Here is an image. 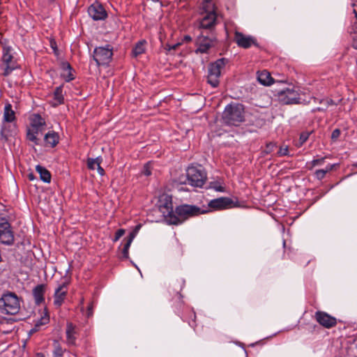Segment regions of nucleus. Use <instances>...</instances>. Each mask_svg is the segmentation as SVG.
Segmentation results:
<instances>
[{"label":"nucleus","instance_id":"4","mask_svg":"<svg viewBox=\"0 0 357 357\" xmlns=\"http://www.w3.org/2000/svg\"><path fill=\"white\" fill-rule=\"evenodd\" d=\"M209 210H203L201 208L194 205H181L176 208L174 213L178 218L177 223H170L169 225L181 224L186 219L198 215L199 214L206 213Z\"/></svg>","mask_w":357,"mask_h":357},{"label":"nucleus","instance_id":"3","mask_svg":"<svg viewBox=\"0 0 357 357\" xmlns=\"http://www.w3.org/2000/svg\"><path fill=\"white\" fill-rule=\"evenodd\" d=\"M20 309V299L15 293L8 291L2 295L0 298V310L1 312L14 315L18 313Z\"/></svg>","mask_w":357,"mask_h":357},{"label":"nucleus","instance_id":"59","mask_svg":"<svg viewBox=\"0 0 357 357\" xmlns=\"http://www.w3.org/2000/svg\"><path fill=\"white\" fill-rule=\"evenodd\" d=\"M4 325H5L4 322L2 321V322L0 323V328H1V330H3Z\"/></svg>","mask_w":357,"mask_h":357},{"label":"nucleus","instance_id":"42","mask_svg":"<svg viewBox=\"0 0 357 357\" xmlns=\"http://www.w3.org/2000/svg\"><path fill=\"white\" fill-rule=\"evenodd\" d=\"M142 173H143V174H144L145 176H150L151 174V169L149 163H146L144 166Z\"/></svg>","mask_w":357,"mask_h":357},{"label":"nucleus","instance_id":"15","mask_svg":"<svg viewBox=\"0 0 357 357\" xmlns=\"http://www.w3.org/2000/svg\"><path fill=\"white\" fill-rule=\"evenodd\" d=\"M68 282H63L56 288L54 294V305L56 307H60L63 303L68 293Z\"/></svg>","mask_w":357,"mask_h":357},{"label":"nucleus","instance_id":"40","mask_svg":"<svg viewBox=\"0 0 357 357\" xmlns=\"http://www.w3.org/2000/svg\"><path fill=\"white\" fill-rule=\"evenodd\" d=\"M326 174L327 173L324 169H317L314 173L315 176L318 180H322L326 176Z\"/></svg>","mask_w":357,"mask_h":357},{"label":"nucleus","instance_id":"54","mask_svg":"<svg viewBox=\"0 0 357 357\" xmlns=\"http://www.w3.org/2000/svg\"><path fill=\"white\" fill-rule=\"evenodd\" d=\"M183 40L185 42H190L192 40V38L190 36H185L183 38Z\"/></svg>","mask_w":357,"mask_h":357},{"label":"nucleus","instance_id":"23","mask_svg":"<svg viewBox=\"0 0 357 357\" xmlns=\"http://www.w3.org/2000/svg\"><path fill=\"white\" fill-rule=\"evenodd\" d=\"M15 119V113L12 109V105L10 103L6 104L3 111V122L13 123Z\"/></svg>","mask_w":357,"mask_h":357},{"label":"nucleus","instance_id":"13","mask_svg":"<svg viewBox=\"0 0 357 357\" xmlns=\"http://www.w3.org/2000/svg\"><path fill=\"white\" fill-rule=\"evenodd\" d=\"M316 321L323 327L326 328H331L337 324V319L335 317H332L329 314L323 312L317 311L314 314Z\"/></svg>","mask_w":357,"mask_h":357},{"label":"nucleus","instance_id":"12","mask_svg":"<svg viewBox=\"0 0 357 357\" xmlns=\"http://www.w3.org/2000/svg\"><path fill=\"white\" fill-rule=\"evenodd\" d=\"M217 24V14L213 10L206 12L203 17L199 20V27L202 29L213 31Z\"/></svg>","mask_w":357,"mask_h":357},{"label":"nucleus","instance_id":"6","mask_svg":"<svg viewBox=\"0 0 357 357\" xmlns=\"http://www.w3.org/2000/svg\"><path fill=\"white\" fill-rule=\"evenodd\" d=\"M227 62L228 60L227 59L221 58L209 64L208 67L207 82L213 88L219 85L221 70L225 68Z\"/></svg>","mask_w":357,"mask_h":357},{"label":"nucleus","instance_id":"61","mask_svg":"<svg viewBox=\"0 0 357 357\" xmlns=\"http://www.w3.org/2000/svg\"><path fill=\"white\" fill-rule=\"evenodd\" d=\"M10 331H11V328H8L6 331L3 330V333H8Z\"/></svg>","mask_w":357,"mask_h":357},{"label":"nucleus","instance_id":"24","mask_svg":"<svg viewBox=\"0 0 357 357\" xmlns=\"http://www.w3.org/2000/svg\"><path fill=\"white\" fill-rule=\"evenodd\" d=\"M257 79L261 84L264 86H269L274 83L273 78L271 77V74L266 70H263L261 72L258 73Z\"/></svg>","mask_w":357,"mask_h":357},{"label":"nucleus","instance_id":"50","mask_svg":"<svg viewBox=\"0 0 357 357\" xmlns=\"http://www.w3.org/2000/svg\"><path fill=\"white\" fill-rule=\"evenodd\" d=\"M97 170L100 175L103 176L105 174L104 169L100 166V164H98Z\"/></svg>","mask_w":357,"mask_h":357},{"label":"nucleus","instance_id":"36","mask_svg":"<svg viewBox=\"0 0 357 357\" xmlns=\"http://www.w3.org/2000/svg\"><path fill=\"white\" fill-rule=\"evenodd\" d=\"M50 321L49 316L47 312H45V315L41 317V318L37 321L36 324V327H39L43 325L47 324Z\"/></svg>","mask_w":357,"mask_h":357},{"label":"nucleus","instance_id":"30","mask_svg":"<svg viewBox=\"0 0 357 357\" xmlns=\"http://www.w3.org/2000/svg\"><path fill=\"white\" fill-rule=\"evenodd\" d=\"M145 43L146 42L144 40L139 41L137 43L132 49V55L135 57H137L139 55L143 54L145 52Z\"/></svg>","mask_w":357,"mask_h":357},{"label":"nucleus","instance_id":"17","mask_svg":"<svg viewBox=\"0 0 357 357\" xmlns=\"http://www.w3.org/2000/svg\"><path fill=\"white\" fill-rule=\"evenodd\" d=\"M66 343L69 346L76 344V340L79 335L77 328L72 323H68L66 326Z\"/></svg>","mask_w":357,"mask_h":357},{"label":"nucleus","instance_id":"11","mask_svg":"<svg viewBox=\"0 0 357 357\" xmlns=\"http://www.w3.org/2000/svg\"><path fill=\"white\" fill-rule=\"evenodd\" d=\"M234 40L239 47L244 49H248L252 45L258 46L257 39L255 37L245 35L238 31L234 33Z\"/></svg>","mask_w":357,"mask_h":357},{"label":"nucleus","instance_id":"1","mask_svg":"<svg viewBox=\"0 0 357 357\" xmlns=\"http://www.w3.org/2000/svg\"><path fill=\"white\" fill-rule=\"evenodd\" d=\"M2 46V54L0 59V70L2 75L7 77L15 70L20 68L17 59L14 56V49L6 39L0 41Z\"/></svg>","mask_w":357,"mask_h":357},{"label":"nucleus","instance_id":"19","mask_svg":"<svg viewBox=\"0 0 357 357\" xmlns=\"http://www.w3.org/2000/svg\"><path fill=\"white\" fill-rule=\"evenodd\" d=\"M215 38H208L201 36L199 38V45L196 52H200L202 54L207 53L209 49L213 46Z\"/></svg>","mask_w":357,"mask_h":357},{"label":"nucleus","instance_id":"46","mask_svg":"<svg viewBox=\"0 0 357 357\" xmlns=\"http://www.w3.org/2000/svg\"><path fill=\"white\" fill-rule=\"evenodd\" d=\"M180 45H181V43H177L174 44V45H167V50H168L169 51H171V50H176V49H177V47H178V46H180Z\"/></svg>","mask_w":357,"mask_h":357},{"label":"nucleus","instance_id":"38","mask_svg":"<svg viewBox=\"0 0 357 357\" xmlns=\"http://www.w3.org/2000/svg\"><path fill=\"white\" fill-rule=\"evenodd\" d=\"M289 155V149H288V146H285L284 147H280L278 150V151L277 152V155L278 157H282V156H286V155Z\"/></svg>","mask_w":357,"mask_h":357},{"label":"nucleus","instance_id":"28","mask_svg":"<svg viewBox=\"0 0 357 357\" xmlns=\"http://www.w3.org/2000/svg\"><path fill=\"white\" fill-rule=\"evenodd\" d=\"M54 100L55 103L54 106H56L63 103L64 98L63 96V85L56 87L54 91Z\"/></svg>","mask_w":357,"mask_h":357},{"label":"nucleus","instance_id":"35","mask_svg":"<svg viewBox=\"0 0 357 357\" xmlns=\"http://www.w3.org/2000/svg\"><path fill=\"white\" fill-rule=\"evenodd\" d=\"M353 12L355 14L356 20L352 25V31L356 32L357 31V0H354L353 4Z\"/></svg>","mask_w":357,"mask_h":357},{"label":"nucleus","instance_id":"45","mask_svg":"<svg viewBox=\"0 0 357 357\" xmlns=\"http://www.w3.org/2000/svg\"><path fill=\"white\" fill-rule=\"evenodd\" d=\"M310 102V100L302 99L300 97V95L298 94V102L296 105H298V104L307 105Z\"/></svg>","mask_w":357,"mask_h":357},{"label":"nucleus","instance_id":"26","mask_svg":"<svg viewBox=\"0 0 357 357\" xmlns=\"http://www.w3.org/2000/svg\"><path fill=\"white\" fill-rule=\"evenodd\" d=\"M37 172L40 174V179L45 183H50L51 181V174L44 167L37 165L36 167Z\"/></svg>","mask_w":357,"mask_h":357},{"label":"nucleus","instance_id":"49","mask_svg":"<svg viewBox=\"0 0 357 357\" xmlns=\"http://www.w3.org/2000/svg\"><path fill=\"white\" fill-rule=\"evenodd\" d=\"M310 99H312L314 100V102H319L320 104H324L326 105V102H325V99H317V98H314V97H310Z\"/></svg>","mask_w":357,"mask_h":357},{"label":"nucleus","instance_id":"48","mask_svg":"<svg viewBox=\"0 0 357 357\" xmlns=\"http://www.w3.org/2000/svg\"><path fill=\"white\" fill-rule=\"evenodd\" d=\"M325 102H326V105H325V107L326 109L330 106V105H333L335 104L334 101L332 100V99H325Z\"/></svg>","mask_w":357,"mask_h":357},{"label":"nucleus","instance_id":"2","mask_svg":"<svg viewBox=\"0 0 357 357\" xmlns=\"http://www.w3.org/2000/svg\"><path fill=\"white\" fill-rule=\"evenodd\" d=\"M223 123L227 126H238L245 121V108L242 104L227 105L222 115Z\"/></svg>","mask_w":357,"mask_h":357},{"label":"nucleus","instance_id":"31","mask_svg":"<svg viewBox=\"0 0 357 357\" xmlns=\"http://www.w3.org/2000/svg\"><path fill=\"white\" fill-rule=\"evenodd\" d=\"M102 159L100 157L96 158H88L87 159V167L89 169L94 170L97 168L98 164H101Z\"/></svg>","mask_w":357,"mask_h":357},{"label":"nucleus","instance_id":"41","mask_svg":"<svg viewBox=\"0 0 357 357\" xmlns=\"http://www.w3.org/2000/svg\"><path fill=\"white\" fill-rule=\"evenodd\" d=\"M125 234V229H119L115 233V236L114 238V241L116 242L120 239L121 236H123Z\"/></svg>","mask_w":357,"mask_h":357},{"label":"nucleus","instance_id":"52","mask_svg":"<svg viewBox=\"0 0 357 357\" xmlns=\"http://www.w3.org/2000/svg\"><path fill=\"white\" fill-rule=\"evenodd\" d=\"M326 111V108L324 107H315L312 109V113H316L317 112H324Z\"/></svg>","mask_w":357,"mask_h":357},{"label":"nucleus","instance_id":"64","mask_svg":"<svg viewBox=\"0 0 357 357\" xmlns=\"http://www.w3.org/2000/svg\"><path fill=\"white\" fill-rule=\"evenodd\" d=\"M50 1H52L53 0H50Z\"/></svg>","mask_w":357,"mask_h":357},{"label":"nucleus","instance_id":"62","mask_svg":"<svg viewBox=\"0 0 357 357\" xmlns=\"http://www.w3.org/2000/svg\"><path fill=\"white\" fill-rule=\"evenodd\" d=\"M183 285H184V281L182 280L181 282V289L183 287Z\"/></svg>","mask_w":357,"mask_h":357},{"label":"nucleus","instance_id":"33","mask_svg":"<svg viewBox=\"0 0 357 357\" xmlns=\"http://www.w3.org/2000/svg\"><path fill=\"white\" fill-rule=\"evenodd\" d=\"M132 242V241L127 238L126 242L123 245V248L122 249L121 253H122V257L125 259L128 258L129 249H130Z\"/></svg>","mask_w":357,"mask_h":357},{"label":"nucleus","instance_id":"16","mask_svg":"<svg viewBox=\"0 0 357 357\" xmlns=\"http://www.w3.org/2000/svg\"><path fill=\"white\" fill-rule=\"evenodd\" d=\"M88 13L94 20H102L107 16L103 6L98 3L91 5L88 8Z\"/></svg>","mask_w":357,"mask_h":357},{"label":"nucleus","instance_id":"58","mask_svg":"<svg viewBox=\"0 0 357 357\" xmlns=\"http://www.w3.org/2000/svg\"><path fill=\"white\" fill-rule=\"evenodd\" d=\"M36 356H37V357H45V354H43V353H38V354H36Z\"/></svg>","mask_w":357,"mask_h":357},{"label":"nucleus","instance_id":"47","mask_svg":"<svg viewBox=\"0 0 357 357\" xmlns=\"http://www.w3.org/2000/svg\"><path fill=\"white\" fill-rule=\"evenodd\" d=\"M93 303H89V305L87 307V316L88 317H90L93 314Z\"/></svg>","mask_w":357,"mask_h":357},{"label":"nucleus","instance_id":"18","mask_svg":"<svg viewBox=\"0 0 357 357\" xmlns=\"http://www.w3.org/2000/svg\"><path fill=\"white\" fill-rule=\"evenodd\" d=\"M46 289L47 285L45 284H38L33 289L32 294L36 305H40L45 302V294Z\"/></svg>","mask_w":357,"mask_h":357},{"label":"nucleus","instance_id":"8","mask_svg":"<svg viewBox=\"0 0 357 357\" xmlns=\"http://www.w3.org/2000/svg\"><path fill=\"white\" fill-rule=\"evenodd\" d=\"M15 241L14 231L6 218L0 217V243L11 245Z\"/></svg>","mask_w":357,"mask_h":357},{"label":"nucleus","instance_id":"57","mask_svg":"<svg viewBox=\"0 0 357 357\" xmlns=\"http://www.w3.org/2000/svg\"><path fill=\"white\" fill-rule=\"evenodd\" d=\"M51 47L54 49V51L57 50L56 47V43L54 41H51Z\"/></svg>","mask_w":357,"mask_h":357},{"label":"nucleus","instance_id":"5","mask_svg":"<svg viewBox=\"0 0 357 357\" xmlns=\"http://www.w3.org/2000/svg\"><path fill=\"white\" fill-rule=\"evenodd\" d=\"M160 211L162 213L165 221L170 223H177L178 218L176 217L173 210L172 198L168 195H162L158 201Z\"/></svg>","mask_w":357,"mask_h":357},{"label":"nucleus","instance_id":"63","mask_svg":"<svg viewBox=\"0 0 357 357\" xmlns=\"http://www.w3.org/2000/svg\"><path fill=\"white\" fill-rule=\"evenodd\" d=\"M6 324H9V321L6 320Z\"/></svg>","mask_w":357,"mask_h":357},{"label":"nucleus","instance_id":"14","mask_svg":"<svg viewBox=\"0 0 357 357\" xmlns=\"http://www.w3.org/2000/svg\"><path fill=\"white\" fill-rule=\"evenodd\" d=\"M232 205L233 201L231 200V199L229 197H222L217 199H214L211 200L208 204V206L210 208H211V210L208 209V212L211 211L223 210L232 207Z\"/></svg>","mask_w":357,"mask_h":357},{"label":"nucleus","instance_id":"32","mask_svg":"<svg viewBox=\"0 0 357 357\" xmlns=\"http://www.w3.org/2000/svg\"><path fill=\"white\" fill-rule=\"evenodd\" d=\"M328 158V156H325L318 159H314L310 162H307V167L309 169H312L314 167L321 165L324 163L325 159Z\"/></svg>","mask_w":357,"mask_h":357},{"label":"nucleus","instance_id":"27","mask_svg":"<svg viewBox=\"0 0 357 357\" xmlns=\"http://www.w3.org/2000/svg\"><path fill=\"white\" fill-rule=\"evenodd\" d=\"M52 347V354L54 357H63V354L66 351V349H63L61 344L59 340H53Z\"/></svg>","mask_w":357,"mask_h":357},{"label":"nucleus","instance_id":"37","mask_svg":"<svg viewBox=\"0 0 357 357\" xmlns=\"http://www.w3.org/2000/svg\"><path fill=\"white\" fill-rule=\"evenodd\" d=\"M276 147H277L276 144L273 143V142L268 143L266 145V147H265L264 150L263 151V153L265 154H270L274 151V150L275 149Z\"/></svg>","mask_w":357,"mask_h":357},{"label":"nucleus","instance_id":"51","mask_svg":"<svg viewBox=\"0 0 357 357\" xmlns=\"http://www.w3.org/2000/svg\"><path fill=\"white\" fill-rule=\"evenodd\" d=\"M186 180H187V178H185V176H182L179 177L178 181H176V182H177L179 184H185Z\"/></svg>","mask_w":357,"mask_h":357},{"label":"nucleus","instance_id":"44","mask_svg":"<svg viewBox=\"0 0 357 357\" xmlns=\"http://www.w3.org/2000/svg\"><path fill=\"white\" fill-rule=\"evenodd\" d=\"M338 166H339L338 163L328 164V165H326V168L324 169L326 172V173H328V172L333 170L334 169H335Z\"/></svg>","mask_w":357,"mask_h":357},{"label":"nucleus","instance_id":"34","mask_svg":"<svg viewBox=\"0 0 357 357\" xmlns=\"http://www.w3.org/2000/svg\"><path fill=\"white\" fill-rule=\"evenodd\" d=\"M187 321H188L189 325L192 328H195V327L197 326V324H196V314L194 312V310H190L189 311V319H188Z\"/></svg>","mask_w":357,"mask_h":357},{"label":"nucleus","instance_id":"55","mask_svg":"<svg viewBox=\"0 0 357 357\" xmlns=\"http://www.w3.org/2000/svg\"><path fill=\"white\" fill-rule=\"evenodd\" d=\"M28 178L30 180V181H33L35 179V176L33 175V173H30L28 174Z\"/></svg>","mask_w":357,"mask_h":357},{"label":"nucleus","instance_id":"53","mask_svg":"<svg viewBox=\"0 0 357 357\" xmlns=\"http://www.w3.org/2000/svg\"><path fill=\"white\" fill-rule=\"evenodd\" d=\"M307 139V136H304L303 135H301L300 137V140L301 141V143L303 144L305 142Z\"/></svg>","mask_w":357,"mask_h":357},{"label":"nucleus","instance_id":"25","mask_svg":"<svg viewBox=\"0 0 357 357\" xmlns=\"http://www.w3.org/2000/svg\"><path fill=\"white\" fill-rule=\"evenodd\" d=\"M45 126V119L38 114H33L30 118V127L44 128Z\"/></svg>","mask_w":357,"mask_h":357},{"label":"nucleus","instance_id":"43","mask_svg":"<svg viewBox=\"0 0 357 357\" xmlns=\"http://www.w3.org/2000/svg\"><path fill=\"white\" fill-rule=\"evenodd\" d=\"M340 134H341V131L340 129H335L333 132H332V134H331V139L333 140H336L340 136Z\"/></svg>","mask_w":357,"mask_h":357},{"label":"nucleus","instance_id":"7","mask_svg":"<svg viewBox=\"0 0 357 357\" xmlns=\"http://www.w3.org/2000/svg\"><path fill=\"white\" fill-rule=\"evenodd\" d=\"M186 176L190 185L199 188L203 186L207 178L206 173L202 166L191 165L188 167Z\"/></svg>","mask_w":357,"mask_h":357},{"label":"nucleus","instance_id":"39","mask_svg":"<svg viewBox=\"0 0 357 357\" xmlns=\"http://www.w3.org/2000/svg\"><path fill=\"white\" fill-rule=\"evenodd\" d=\"M140 228H141V225H136L135 229H133V231L130 233L129 236L128 237V239L132 241L133 239L135 238V237L136 236L137 234L139 231Z\"/></svg>","mask_w":357,"mask_h":357},{"label":"nucleus","instance_id":"9","mask_svg":"<svg viewBox=\"0 0 357 357\" xmlns=\"http://www.w3.org/2000/svg\"><path fill=\"white\" fill-rule=\"evenodd\" d=\"M275 96L278 100L282 105H296L298 102V92L294 86L280 90Z\"/></svg>","mask_w":357,"mask_h":357},{"label":"nucleus","instance_id":"29","mask_svg":"<svg viewBox=\"0 0 357 357\" xmlns=\"http://www.w3.org/2000/svg\"><path fill=\"white\" fill-rule=\"evenodd\" d=\"M13 129L10 130L8 129L7 126L5 123H3L0 132L1 137L2 139H3L4 141H7L9 137L12 136L13 134L15 133V126L13 125Z\"/></svg>","mask_w":357,"mask_h":357},{"label":"nucleus","instance_id":"10","mask_svg":"<svg viewBox=\"0 0 357 357\" xmlns=\"http://www.w3.org/2000/svg\"><path fill=\"white\" fill-rule=\"evenodd\" d=\"M112 55V49L109 45L98 47L93 51V59L98 66L107 65L111 61Z\"/></svg>","mask_w":357,"mask_h":357},{"label":"nucleus","instance_id":"56","mask_svg":"<svg viewBox=\"0 0 357 357\" xmlns=\"http://www.w3.org/2000/svg\"><path fill=\"white\" fill-rule=\"evenodd\" d=\"M215 190L219 192H224L225 188L222 186H218L215 188Z\"/></svg>","mask_w":357,"mask_h":357},{"label":"nucleus","instance_id":"60","mask_svg":"<svg viewBox=\"0 0 357 357\" xmlns=\"http://www.w3.org/2000/svg\"><path fill=\"white\" fill-rule=\"evenodd\" d=\"M176 295H177V296H178V298L179 300H181V297H182L181 294L179 292H177V294H176Z\"/></svg>","mask_w":357,"mask_h":357},{"label":"nucleus","instance_id":"22","mask_svg":"<svg viewBox=\"0 0 357 357\" xmlns=\"http://www.w3.org/2000/svg\"><path fill=\"white\" fill-rule=\"evenodd\" d=\"M45 142L46 146L52 148L56 146L59 142V135L54 131H50L45 135Z\"/></svg>","mask_w":357,"mask_h":357},{"label":"nucleus","instance_id":"21","mask_svg":"<svg viewBox=\"0 0 357 357\" xmlns=\"http://www.w3.org/2000/svg\"><path fill=\"white\" fill-rule=\"evenodd\" d=\"M61 68L62 73L61 74V76L66 82H69L75 79V75L73 74L74 70L73 69L69 63H62Z\"/></svg>","mask_w":357,"mask_h":357},{"label":"nucleus","instance_id":"20","mask_svg":"<svg viewBox=\"0 0 357 357\" xmlns=\"http://www.w3.org/2000/svg\"><path fill=\"white\" fill-rule=\"evenodd\" d=\"M44 130V128L29 127L26 132V139L32 142L35 145H38L40 140L37 136L39 134H42Z\"/></svg>","mask_w":357,"mask_h":357}]
</instances>
